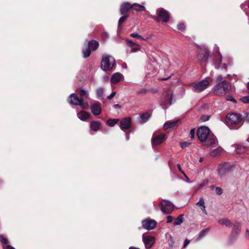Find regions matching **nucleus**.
Segmentation results:
<instances>
[{"label":"nucleus","mask_w":249,"mask_h":249,"mask_svg":"<svg viewBox=\"0 0 249 249\" xmlns=\"http://www.w3.org/2000/svg\"><path fill=\"white\" fill-rule=\"evenodd\" d=\"M196 135L201 142H205L207 146H211L217 143V140L213 134L210 133L208 127L203 126L197 129Z\"/></svg>","instance_id":"f257e3e1"},{"label":"nucleus","mask_w":249,"mask_h":249,"mask_svg":"<svg viewBox=\"0 0 249 249\" xmlns=\"http://www.w3.org/2000/svg\"><path fill=\"white\" fill-rule=\"evenodd\" d=\"M215 83L213 90L216 96H223L230 92L231 85L228 81L224 79L222 75H219L216 77Z\"/></svg>","instance_id":"f03ea898"},{"label":"nucleus","mask_w":249,"mask_h":249,"mask_svg":"<svg viewBox=\"0 0 249 249\" xmlns=\"http://www.w3.org/2000/svg\"><path fill=\"white\" fill-rule=\"evenodd\" d=\"M242 116L238 113H232L229 114L226 118V124L231 129H238L242 125Z\"/></svg>","instance_id":"7ed1b4c3"},{"label":"nucleus","mask_w":249,"mask_h":249,"mask_svg":"<svg viewBox=\"0 0 249 249\" xmlns=\"http://www.w3.org/2000/svg\"><path fill=\"white\" fill-rule=\"evenodd\" d=\"M115 66V60L110 55H105L103 56L101 62V68L105 71H112Z\"/></svg>","instance_id":"20e7f679"},{"label":"nucleus","mask_w":249,"mask_h":249,"mask_svg":"<svg viewBox=\"0 0 249 249\" xmlns=\"http://www.w3.org/2000/svg\"><path fill=\"white\" fill-rule=\"evenodd\" d=\"M209 85V82L205 79L200 81L194 82L190 85L194 92L200 93L206 89Z\"/></svg>","instance_id":"39448f33"},{"label":"nucleus","mask_w":249,"mask_h":249,"mask_svg":"<svg viewBox=\"0 0 249 249\" xmlns=\"http://www.w3.org/2000/svg\"><path fill=\"white\" fill-rule=\"evenodd\" d=\"M68 102L71 105L80 106L83 109L89 108V104L87 102H83L82 100L77 96L75 93H72L68 98Z\"/></svg>","instance_id":"423d86ee"},{"label":"nucleus","mask_w":249,"mask_h":249,"mask_svg":"<svg viewBox=\"0 0 249 249\" xmlns=\"http://www.w3.org/2000/svg\"><path fill=\"white\" fill-rule=\"evenodd\" d=\"M232 165L229 162H224L220 164L217 168L218 176L222 178L231 171Z\"/></svg>","instance_id":"0eeeda50"},{"label":"nucleus","mask_w":249,"mask_h":249,"mask_svg":"<svg viewBox=\"0 0 249 249\" xmlns=\"http://www.w3.org/2000/svg\"><path fill=\"white\" fill-rule=\"evenodd\" d=\"M209 56V52L207 48L204 46L200 47L197 55L198 59L201 62H206Z\"/></svg>","instance_id":"6e6552de"},{"label":"nucleus","mask_w":249,"mask_h":249,"mask_svg":"<svg viewBox=\"0 0 249 249\" xmlns=\"http://www.w3.org/2000/svg\"><path fill=\"white\" fill-rule=\"evenodd\" d=\"M142 224L144 229L150 231L154 229L156 227L157 223L156 220L150 218H147L143 220L142 222Z\"/></svg>","instance_id":"1a4fd4ad"},{"label":"nucleus","mask_w":249,"mask_h":249,"mask_svg":"<svg viewBox=\"0 0 249 249\" xmlns=\"http://www.w3.org/2000/svg\"><path fill=\"white\" fill-rule=\"evenodd\" d=\"M174 210V205L170 202L163 200L161 202V210L165 213H170Z\"/></svg>","instance_id":"9d476101"},{"label":"nucleus","mask_w":249,"mask_h":249,"mask_svg":"<svg viewBox=\"0 0 249 249\" xmlns=\"http://www.w3.org/2000/svg\"><path fill=\"white\" fill-rule=\"evenodd\" d=\"M158 16L157 18L158 21L167 22L169 19V14L165 9L161 8L157 11Z\"/></svg>","instance_id":"9b49d317"},{"label":"nucleus","mask_w":249,"mask_h":249,"mask_svg":"<svg viewBox=\"0 0 249 249\" xmlns=\"http://www.w3.org/2000/svg\"><path fill=\"white\" fill-rule=\"evenodd\" d=\"M213 65L216 69H226L227 65L225 63H222V55L218 53L213 59Z\"/></svg>","instance_id":"f8f14e48"},{"label":"nucleus","mask_w":249,"mask_h":249,"mask_svg":"<svg viewBox=\"0 0 249 249\" xmlns=\"http://www.w3.org/2000/svg\"><path fill=\"white\" fill-rule=\"evenodd\" d=\"M173 94L170 91H166L162 94V103L163 106L171 105L172 104Z\"/></svg>","instance_id":"ddd939ff"},{"label":"nucleus","mask_w":249,"mask_h":249,"mask_svg":"<svg viewBox=\"0 0 249 249\" xmlns=\"http://www.w3.org/2000/svg\"><path fill=\"white\" fill-rule=\"evenodd\" d=\"M90 108L92 113L94 116L99 115L101 113L102 108L101 104L98 102H96L91 104L90 105Z\"/></svg>","instance_id":"4468645a"},{"label":"nucleus","mask_w":249,"mask_h":249,"mask_svg":"<svg viewBox=\"0 0 249 249\" xmlns=\"http://www.w3.org/2000/svg\"><path fill=\"white\" fill-rule=\"evenodd\" d=\"M142 237L145 248L146 249L151 248L155 242L154 237L151 236H145L144 234Z\"/></svg>","instance_id":"2eb2a0df"},{"label":"nucleus","mask_w":249,"mask_h":249,"mask_svg":"<svg viewBox=\"0 0 249 249\" xmlns=\"http://www.w3.org/2000/svg\"><path fill=\"white\" fill-rule=\"evenodd\" d=\"M131 125V119L130 117L125 118L120 122V127L124 131L129 129Z\"/></svg>","instance_id":"dca6fc26"},{"label":"nucleus","mask_w":249,"mask_h":249,"mask_svg":"<svg viewBox=\"0 0 249 249\" xmlns=\"http://www.w3.org/2000/svg\"><path fill=\"white\" fill-rule=\"evenodd\" d=\"M165 135L164 134L153 136L152 140L151 143L153 146L157 145L160 144L165 139Z\"/></svg>","instance_id":"f3484780"},{"label":"nucleus","mask_w":249,"mask_h":249,"mask_svg":"<svg viewBox=\"0 0 249 249\" xmlns=\"http://www.w3.org/2000/svg\"><path fill=\"white\" fill-rule=\"evenodd\" d=\"M102 126V124L98 121H92L90 124V133L93 135L91 131L96 132L100 130Z\"/></svg>","instance_id":"a211bd4d"},{"label":"nucleus","mask_w":249,"mask_h":249,"mask_svg":"<svg viewBox=\"0 0 249 249\" xmlns=\"http://www.w3.org/2000/svg\"><path fill=\"white\" fill-rule=\"evenodd\" d=\"M124 76L120 72L114 73L111 76L110 81L113 84H116L119 83L123 78Z\"/></svg>","instance_id":"6ab92c4d"},{"label":"nucleus","mask_w":249,"mask_h":249,"mask_svg":"<svg viewBox=\"0 0 249 249\" xmlns=\"http://www.w3.org/2000/svg\"><path fill=\"white\" fill-rule=\"evenodd\" d=\"M76 92L80 95L81 100H82L83 102H87L86 100L89 97V92L87 90L85 89H77Z\"/></svg>","instance_id":"aec40b11"},{"label":"nucleus","mask_w":249,"mask_h":249,"mask_svg":"<svg viewBox=\"0 0 249 249\" xmlns=\"http://www.w3.org/2000/svg\"><path fill=\"white\" fill-rule=\"evenodd\" d=\"M126 43L127 46L131 48V53H135L140 50V46L138 44L131 40H127Z\"/></svg>","instance_id":"412c9836"},{"label":"nucleus","mask_w":249,"mask_h":249,"mask_svg":"<svg viewBox=\"0 0 249 249\" xmlns=\"http://www.w3.org/2000/svg\"><path fill=\"white\" fill-rule=\"evenodd\" d=\"M77 117L82 121H85L90 117L89 113L82 110L77 114Z\"/></svg>","instance_id":"4be33fe9"},{"label":"nucleus","mask_w":249,"mask_h":249,"mask_svg":"<svg viewBox=\"0 0 249 249\" xmlns=\"http://www.w3.org/2000/svg\"><path fill=\"white\" fill-rule=\"evenodd\" d=\"M132 8V5H131L128 2H125L123 3L120 8V12L122 15H124L130 9Z\"/></svg>","instance_id":"5701e85b"},{"label":"nucleus","mask_w":249,"mask_h":249,"mask_svg":"<svg viewBox=\"0 0 249 249\" xmlns=\"http://www.w3.org/2000/svg\"><path fill=\"white\" fill-rule=\"evenodd\" d=\"M217 222L221 225H224L227 227H231L232 224L230 219L226 218L219 219L217 220Z\"/></svg>","instance_id":"b1692460"},{"label":"nucleus","mask_w":249,"mask_h":249,"mask_svg":"<svg viewBox=\"0 0 249 249\" xmlns=\"http://www.w3.org/2000/svg\"><path fill=\"white\" fill-rule=\"evenodd\" d=\"M99 46L98 42L96 40H92L89 42L88 47L92 51L96 50Z\"/></svg>","instance_id":"393cba45"},{"label":"nucleus","mask_w":249,"mask_h":249,"mask_svg":"<svg viewBox=\"0 0 249 249\" xmlns=\"http://www.w3.org/2000/svg\"><path fill=\"white\" fill-rule=\"evenodd\" d=\"M241 231V224L239 222H236L231 232L232 234H238Z\"/></svg>","instance_id":"a878e982"},{"label":"nucleus","mask_w":249,"mask_h":249,"mask_svg":"<svg viewBox=\"0 0 249 249\" xmlns=\"http://www.w3.org/2000/svg\"><path fill=\"white\" fill-rule=\"evenodd\" d=\"M178 121H167L164 124V128L167 129L171 128H173L175 126Z\"/></svg>","instance_id":"bb28decb"},{"label":"nucleus","mask_w":249,"mask_h":249,"mask_svg":"<svg viewBox=\"0 0 249 249\" xmlns=\"http://www.w3.org/2000/svg\"><path fill=\"white\" fill-rule=\"evenodd\" d=\"M196 205L200 207L201 210L203 211L204 213H205V214H207V211L205 209L206 207L205 205V202L203 198H200L199 201L196 203Z\"/></svg>","instance_id":"cd10ccee"},{"label":"nucleus","mask_w":249,"mask_h":249,"mask_svg":"<svg viewBox=\"0 0 249 249\" xmlns=\"http://www.w3.org/2000/svg\"><path fill=\"white\" fill-rule=\"evenodd\" d=\"M249 146H243L241 144H237L235 146L236 152L237 153H243L246 151Z\"/></svg>","instance_id":"c85d7f7f"},{"label":"nucleus","mask_w":249,"mask_h":249,"mask_svg":"<svg viewBox=\"0 0 249 249\" xmlns=\"http://www.w3.org/2000/svg\"><path fill=\"white\" fill-rule=\"evenodd\" d=\"M222 152L223 149L221 147H218L213 150L210 153V155L213 157L218 156L220 155Z\"/></svg>","instance_id":"c756f323"},{"label":"nucleus","mask_w":249,"mask_h":249,"mask_svg":"<svg viewBox=\"0 0 249 249\" xmlns=\"http://www.w3.org/2000/svg\"><path fill=\"white\" fill-rule=\"evenodd\" d=\"M132 8L137 11H144L145 10V8L144 6L138 3H134L132 5Z\"/></svg>","instance_id":"7c9ffc66"},{"label":"nucleus","mask_w":249,"mask_h":249,"mask_svg":"<svg viewBox=\"0 0 249 249\" xmlns=\"http://www.w3.org/2000/svg\"><path fill=\"white\" fill-rule=\"evenodd\" d=\"M183 214H180L178 216L177 218H176L175 222H174V225L175 226H178L180 225L182 222H183Z\"/></svg>","instance_id":"2f4dec72"},{"label":"nucleus","mask_w":249,"mask_h":249,"mask_svg":"<svg viewBox=\"0 0 249 249\" xmlns=\"http://www.w3.org/2000/svg\"><path fill=\"white\" fill-rule=\"evenodd\" d=\"M91 50L87 47L86 48L83 49V57L84 58H87L91 54Z\"/></svg>","instance_id":"473e14b6"},{"label":"nucleus","mask_w":249,"mask_h":249,"mask_svg":"<svg viewBox=\"0 0 249 249\" xmlns=\"http://www.w3.org/2000/svg\"><path fill=\"white\" fill-rule=\"evenodd\" d=\"M209 231V229L207 228L202 230L199 233V235L197 237L198 240L201 239L203 237H204L206 235V233Z\"/></svg>","instance_id":"72a5a7b5"},{"label":"nucleus","mask_w":249,"mask_h":249,"mask_svg":"<svg viewBox=\"0 0 249 249\" xmlns=\"http://www.w3.org/2000/svg\"><path fill=\"white\" fill-rule=\"evenodd\" d=\"M150 116L147 113H143L141 116L142 123H145L147 121Z\"/></svg>","instance_id":"f704fd0d"},{"label":"nucleus","mask_w":249,"mask_h":249,"mask_svg":"<svg viewBox=\"0 0 249 249\" xmlns=\"http://www.w3.org/2000/svg\"><path fill=\"white\" fill-rule=\"evenodd\" d=\"M118 121L119 119H109L107 121V124L108 125L112 127L116 124Z\"/></svg>","instance_id":"c9c22d12"},{"label":"nucleus","mask_w":249,"mask_h":249,"mask_svg":"<svg viewBox=\"0 0 249 249\" xmlns=\"http://www.w3.org/2000/svg\"><path fill=\"white\" fill-rule=\"evenodd\" d=\"M104 93V89L103 88H99L96 91L97 96L98 98L102 97Z\"/></svg>","instance_id":"e433bc0d"},{"label":"nucleus","mask_w":249,"mask_h":249,"mask_svg":"<svg viewBox=\"0 0 249 249\" xmlns=\"http://www.w3.org/2000/svg\"><path fill=\"white\" fill-rule=\"evenodd\" d=\"M128 17L127 15H124L121 17L119 20L118 21V25L120 26L122 23H123L125 20Z\"/></svg>","instance_id":"4c0bfd02"},{"label":"nucleus","mask_w":249,"mask_h":249,"mask_svg":"<svg viewBox=\"0 0 249 249\" xmlns=\"http://www.w3.org/2000/svg\"><path fill=\"white\" fill-rule=\"evenodd\" d=\"M240 100L244 103H249V96H244L241 98Z\"/></svg>","instance_id":"58836bf2"},{"label":"nucleus","mask_w":249,"mask_h":249,"mask_svg":"<svg viewBox=\"0 0 249 249\" xmlns=\"http://www.w3.org/2000/svg\"><path fill=\"white\" fill-rule=\"evenodd\" d=\"M0 241L3 244H6L8 242L7 239L4 237L2 235H0Z\"/></svg>","instance_id":"ea45409f"},{"label":"nucleus","mask_w":249,"mask_h":249,"mask_svg":"<svg viewBox=\"0 0 249 249\" xmlns=\"http://www.w3.org/2000/svg\"><path fill=\"white\" fill-rule=\"evenodd\" d=\"M191 144V142H184L180 143V145L182 148H184L188 147Z\"/></svg>","instance_id":"a19ab883"},{"label":"nucleus","mask_w":249,"mask_h":249,"mask_svg":"<svg viewBox=\"0 0 249 249\" xmlns=\"http://www.w3.org/2000/svg\"><path fill=\"white\" fill-rule=\"evenodd\" d=\"M215 193L218 195H221L222 193V189L219 187H215Z\"/></svg>","instance_id":"79ce46f5"},{"label":"nucleus","mask_w":249,"mask_h":249,"mask_svg":"<svg viewBox=\"0 0 249 249\" xmlns=\"http://www.w3.org/2000/svg\"><path fill=\"white\" fill-rule=\"evenodd\" d=\"M209 182V180L208 179H205L202 182H201V183H200L199 184V187H200L201 188L205 186Z\"/></svg>","instance_id":"37998d69"},{"label":"nucleus","mask_w":249,"mask_h":249,"mask_svg":"<svg viewBox=\"0 0 249 249\" xmlns=\"http://www.w3.org/2000/svg\"><path fill=\"white\" fill-rule=\"evenodd\" d=\"M178 29L181 31H183L185 29V26L184 23H180L178 25Z\"/></svg>","instance_id":"c03bdc74"},{"label":"nucleus","mask_w":249,"mask_h":249,"mask_svg":"<svg viewBox=\"0 0 249 249\" xmlns=\"http://www.w3.org/2000/svg\"><path fill=\"white\" fill-rule=\"evenodd\" d=\"M196 130L195 128H193L190 130V136L191 139H194L195 137Z\"/></svg>","instance_id":"a18cd8bd"},{"label":"nucleus","mask_w":249,"mask_h":249,"mask_svg":"<svg viewBox=\"0 0 249 249\" xmlns=\"http://www.w3.org/2000/svg\"><path fill=\"white\" fill-rule=\"evenodd\" d=\"M226 100L227 101H231L233 103H236V100L231 96H230V95H228L226 96Z\"/></svg>","instance_id":"49530a36"},{"label":"nucleus","mask_w":249,"mask_h":249,"mask_svg":"<svg viewBox=\"0 0 249 249\" xmlns=\"http://www.w3.org/2000/svg\"><path fill=\"white\" fill-rule=\"evenodd\" d=\"M210 119V116H202L201 117V120L203 122H206Z\"/></svg>","instance_id":"de8ad7c7"},{"label":"nucleus","mask_w":249,"mask_h":249,"mask_svg":"<svg viewBox=\"0 0 249 249\" xmlns=\"http://www.w3.org/2000/svg\"><path fill=\"white\" fill-rule=\"evenodd\" d=\"M116 92L115 91L112 92L109 95H108L107 97V98L108 100L112 99L114 97V96L116 95Z\"/></svg>","instance_id":"09e8293b"},{"label":"nucleus","mask_w":249,"mask_h":249,"mask_svg":"<svg viewBox=\"0 0 249 249\" xmlns=\"http://www.w3.org/2000/svg\"><path fill=\"white\" fill-rule=\"evenodd\" d=\"M130 36L131 37H134V38H138L139 37H140V35H139L138 34L135 33H133L131 34Z\"/></svg>","instance_id":"8fccbe9b"},{"label":"nucleus","mask_w":249,"mask_h":249,"mask_svg":"<svg viewBox=\"0 0 249 249\" xmlns=\"http://www.w3.org/2000/svg\"><path fill=\"white\" fill-rule=\"evenodd\" d=\"M177 167L179 170V171L182 173L183 174V175L185 177H187V176H186V175L185 174V173L184 172V171L181 169V166H180V165L178 164L177 165Z\"/></svg>","instance_id":"3c124183"},{"label":"nucleus","mask_w":249,"mask_h":249,"mask_svg":"<svg viewBox=\"0 0 249 249\" xmlns=\"http://www.w3.org/2000/svg\"><path fill=\"white\" fill-rule=\"evenodd\" d=\"M173 219V218L172 216H171L170 215H168L167 217V222L168 223H171L172 222Z\"/></svg>","instance_id":"603ef678"},{"label":"nucleus","mask_w":249,"mask_h":249,"mask_svg":"<svg viewBox=\"0 0 249 249\" xmlns=\"http://www.w3.org/2000/svg\"><path fill=\"white\" fill-rule=\"evenodd\" d=\"M3 249H15L10 245H5V246H3Z\"/></svg>","instance_id":"864d4df0"},{"label":"nucleus","mask_w":249,"mask_h":249,"mask_svg":"<svg viewBox=\"0 0 249 249\" xmlns=\"http://www.w3.org/2000/svg\"><path fill=\"white\" fill-rule=\"evenodd\" d=\"M189 243H190V241L188 240V239H186L184 241L183 248H186V246L189 244Z\"/></svg>","instance_id":"5fc2aeb1"},{"label":"nucleus","mask_w":249,"mask_h":249,"mask_svg":"<svg viewBox=\"0 0 249 249\" xmlns=\"http://www.w3.org/2000/svg\"><path fill=\"white\" fill-rule=\"evenodd\" d=\"M172 74H171L169 76H167L166 77L160 78V79L161 80H166L170 78L172 76Z\"/></svg>","instance_id":"6e6d98bb"},{"label":"nucleus","mask_w":249,"mask_h":249,"mask_svg":"<svg viewBox=\"0 0 249 249\" xmlns=\"http://www.w3.org/2000/svg\"><path fill=\"white\" fill-rule=\"evenodd\" d=\"M108 36V35L107 33H103V35H102V37H103L104 39L107 38Z\"/></svg>","instance_id":"4d7b16f0"},{"label":"nucleus","mask_w":249,"mask_h":249,"mask_svg":"<svg viewBox=\"0 0 249 249\" xmlns=\"http://www.w3.org/2000/svg\"><path fill=\"white\" fill-rule=\"evenodd\" d=\"M231 78L236 81L237 79V76L236 74H233Z\"/></svg>","instance_id":"13d9d810"},{"label":"nucleus","mask_w":249,"mask_h":249,"mask_svg":"<svg viewBox=\"0 0 249 249\" xmlns=\"http://www.w3.org/2000/svg\"><path fill=\"white\" fill-rule=\"evenodd\" d=\"M200 188H201L200 187H199V185L194 187V190L195 191H197L198 190H199Z\"/></svg>","instance_id":"bf43d9fd"},{"label":"nucleus","mask_w":249,"mask_h":249,"mask_svg":"<svg viewBox=\"0 0 249 249\" xmlns=\"http://www.w3.org/2000/svg\"><path fill=\"white\" fill-rule=\"evenodd\" d=\"M126 140L127 141L129 140V134L128 133H126L125 135Z\"/></svg>","instance_id":"052dcab7"},{"label":"nucleus","mask_w":249,"mask_h":249,"mask_svg":"<svg viewBox=\"0 0 249 249\" xmlns=\"http://www.w3.org/2000/svg\"><path fill=\"white\" fill-rule=\"evenodd\" d=\"M246 235L248 236L249 238V230L248 229L246 230Z\"/></svg>","instance_id":"680f3d73"},{"label":"nucleus","mask_w":249,"mask_h":249,"mask_svg":"<svg viewBox=\"0 0 249 249\" xmlns=\"http://www.w3.org/2000/svg\"><path fill=\"white\" fill-rule=\"evenodd\" d=\"M114 107L115 108H117V107H120V105H118V104H116V105H114Z\"/></svg>","instance_id":"e2e57ef3"},{"label":"nucleus","mask_w":249,"mask_h":249,"mask_svg":"<svg viewBox=\"0 0 249 249\" xmlns=\"http://www.w3.org/2000/svg\"><path fill=\"white\" fill-rule=\"evenodd\" d=\"M138 38L140 39H141V40H145V39H144L143 37H142V36H140V37H139Z\"/></svg>","instance_id":"0e129e2a"},{"label":"nucleus","mask_w":249,"mask_h":249,"mask_svg":"<svg viewBox=\"0 0 249 249\" xmlns=\"http://www.w3.org/2000/svg\"><path fill=\"white\" fill-rule=\"evenodd\" d=\"M246 119L248 121H249V113H248L247 116H246Z\"/></svg>","instance_id":"69168bd1"},{"label":"nucleus","mask_w":249,"mask_h":249,"mask_svg":"<svg viewBox=\"0 0 249 249\" xmlns=\"http://www.w3.org/2000/svg\"><path fill=\"white\" fill-rule=\"evenodd\" d=\"M203 158H200V159H199V161L200 162H202L203 161Z\"/></svg>","instance_id":"338daca9"},{"label":"nucleus","mask_w":249,"mask_h":249,"mask_svg":"<svg viewBox=\"0 0 249 249\" xmlns=\"http://www.w3.org/2000/svg\"><path fill=\"white\" fill-rule=\"evenodd\" d=\"M248 89L249 90V82L248 83Z\"/></svg>","instance_id":"774afa93"}]
</instances>
